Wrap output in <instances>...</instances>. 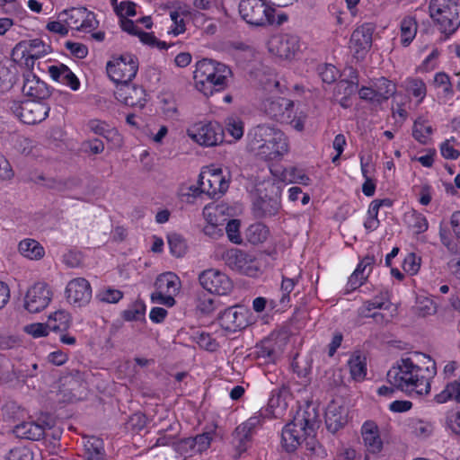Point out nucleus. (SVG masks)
<instances>
[{
    "label": "nucleus",
    "mask_w": 460,
    "mask_h": 460,
    "mask_svg": "<svg viewBox=\"0 0 460 460\" xmlns=\"http://www.w3.org/2000/svg\"><path fill=\"white\" fill-rule=\"evenodd\" d=\"M358 87V80H340L334 87V96H352Z\"/></svg>",
    "instance_id": "obj_44"
},
{
    "label": "nucleus",
    "mask_w": 460,
    "mask_h": 460,
    "mask_svg": "<svg viewBox=\"0 0 460 460\" xmlns=\"http://www.w3.org/2000/svg\"><path fill=\"white\" fill-rule=\"evenodd\" d=\"M171 253L179 258L185 254L187 250L186 242L181 234H171L167 237Z\"/></svg>",
    "instance_id": "obj_46"
},
{
    "label": "nucleus",
    "mask_w": 460,
    "mask_h": 460,
    "mask_svg": "<svg viewBox=\"0 0 460 460\" xmlns=\"http://www.w3.org/2000/svg\"><path fill=\"white\" fill-rule=\"evenodd\" d=\"M412 357H402L386 375L396 389L422 395L430 392V378L437 374L436 362L430 356L414 351Z\"/></svg>",
    "instance_id": "obj_1"
},
{
    "label": "nucleus",
    "mask_w": 460,
    "mask_h": 460,
    "mask_svg": "<svg viewBox=\"0 0 460 460\" xmlns=\"http://www.w3.org/2000/svg\"><path fill=\"white\" fill-rule=\"evenodd\" d=\"M87 128L91 132L104 137L108 141H119L120 139L118 130L103 120L90 119L87 122Z\"/></svg>",
    "instance_id": "obj_28"
},
{
    "label": "nucleus",
    "mask_w": 460,
    "mask_h": 460,
    "mask_svg": "<svg viewBox=\"0 0 460 460\" xmlns=\"http://www.w3.org/2000/svg\"><path fill=\"white\" fill-rule=\"evenodd\" d=\"M263 111L267 116L279 121L288 123L293 115L294 102L284 97H271L263 102Z\"/></svg>",
    "instance_id": "obj_16"
},
{
    "label": "nucleus",
    "mask_w": 460,
    "mask_h": 460,
    "mask_svg": "<svg viewBox=\"0 0 460 460\" xmlns=\"http://www.w3.org/2000/svg\"><path fill=\"white\" fill-rule=\"evenodd\" d=\"M19 252L24 257L31 260H39L44 256V248L39 242L33 239H25L19 243Z\"/></svg>",
    "instance_id": "obj_34"
},
{
    "label": "nucleus",
    "mask_w": 460,
    "mask_h": 460,
    "mask_svg": "<svg viewBox=\"0 0 460 460\" xmlns=\"http://www.w3.org/2000/svg\"><path fill=\"white\" fill-rule=\"evenodd\" d=\"M240 220L231 219L228 221L226 226V233L228 239L236 244L242 243V237L240 235Z\"/></svg>",
    "instance_id": "obj_52"
},
{
    "label": "nucleus",
    "mask_w": 460,
    "mask_h": 460,
    "mask_svg": "<svg viewBox=\"0 0 460 460\" xmlns=\"http://www.w3.org/2000/svg\"><path fill=\"white\" fill-rule=\"evenodd\" d=\"M451 399L460 403V376L458 379L448 383L445 389L435 396L438 403H444Z\"/></svg>",
    "instance_id": "obj_37"
},
{
    "label": "nucleus",
    "mask_w": 460,
    "mask_h": 460,
    "mask_svg": "<svg viewBox=\"0 0 460 460\" xmlns=\"http://www.w3.org/2000/svg\"><path fill=\"white\" fill-rule=\"evenodd\" d=\"M85 460H104L103 441L96 437H91L84 442Z\"/></svg>",
    "instance_id": "obj_31"
},
{
    "label": "nucleus",
    "mask_w": 460,
    "mask_h": 460,
    "mask_svg": "<svg viewBox=\"0 0 460 460\" xmlns=\"http://www.w3.org/2000/svg\"><path fill=\"white\" fill-rule=\"evenodd\" d=\"M10 109L22 122L28 125L41 122L50 111V107L45 102L37 100L14 101Z\"/></svg>",
    "instance_id": "obj_6"
},
{
    "label": "nucleus",
    "mask_w": 460,
    "mask_h": 460,
    "mask_svg": "<svg viewBox=\"0 0 460 460\" xmlns=\"http://www.w3.org/2000/svg\"><path fill=\"white\" fill-rule=\"evenodd\" d=\"M317 71L323 82L329 84L336 81L339 73L338 69L331 64L319 65Z\"/></svg>",
    "instance_id": "obj_50"
},
{
    "label": "nucleus",
    "mask_w": 460,
    "mask_h": 460,
    "mask_svg": "<svg viewBox=\"0 0 460 460\" xmlns=\"http://www.w3.org/2000/svg\"><path fill=\"white\" fill-rule=\"evenodd\" d=\"M5 460H33V453L25 447L11 449Z\"/></svg>",
    "instance_id": "obj_56"
},
{
    "label": "nucleus",
    "mask_w": 460,
    "mask_h": 460,
    "mask_svg": "<svg viewBox=\"0 0 460 460\" xmlns=\"http://www.w3.org/2000/svg\"><path fill=\"white\" fill-rule=\"evenodd\" d=\"M85 16L83 18L82 24L80 25V31H89L92 30H95L98 25L99 22L95 18V14L88 11L85 8Z\"/></svg>",
    "instance_id": "obj_64"
},
{
    "label": "nucleus",
    "mask_w": 460,
    "mask_h": 460,
    "mask_svg": "<svg viewBox=\"0 0 460 460\" xmlns=\"http://www.w3.org/2000/svg\"><path fill=\"white\" fill-rule=\"evenodd\" d=\"M276 345L272 340H263L256 346L257 358L265 364L274 363L278 358Z\"/></svg>",
    "instance_id": "obj_35"
},
{
    "label": "nucleus",
    "mask_w": 460,
    "mask_h": 460,
    "mask_svg": "<svg viewBox=\"0 0 460 460\" xmlns=\"http://www.w3.org/2000/svg\"><path fill=\"white\" fill-rule=\"evenodd\" d=\"M48 72L53 81L66 85L73 91L80 88L79 79L67 66L64 64L49 66Z\"/></svg>",
    "instance_id": "obj_24"
},
{
    "label": "nucleus",
    "mask_w": 460,
    "mask_h": 460,
    "mask_svg": "<svg viewBox=\"0 0 460 460\" xmlns=\"http://www.w3.org/2000/svg\"><path fill=\"white\" fill-rule=\"evenodd\" d=\"M270 191L274 196L260 195L252 202V215L255 218L265 219L275 217L281 208L280 190L279 187L271 184Z\"/></svg>",
    "instance_id": "obj_10"
},
{
    "label": "nucleus",
    "mask_w": 460,
    "mask_h": 460,
    "mask_svg": "<svg viewBox=\"0 0 460 460\" xmlns=\"http://www.w3.org/2000/svg\"><path fill=\"white\" fill-rule=\"evenodd\" d=\"M85 7H72L63 10L58 13V19L64 22L68 27L80 31L83 18L85 16Z\"/></svg>",
    "instance_id": "obj_30"
},
{
    "label": "nucleus",
    "mask_w": 460,
    "mask_h": 460,
    "mask_svg": "<svg viewBox=\"0 0 460 460\" xmlns=\"http://www.w3.org/2000/svg\"><path fill=\"white\" fill-rule=\"evenodd\" d=\"M188 134L200 146H214L223 143L225 130L217 122H199L189 129Z\"/></svg>",
    "instance_id": "obj_7"
},
{
    "label": "nucleus",
    "mask_w": 460,
    "mask_h": 460,
    "mask_svg": "<svg viewBox=\"0 0 460 460\" xmlns=\"http://www.w3.org/2000/svg\"><path fill=\"white\" fill-rule=\"evenodd\" d=\"M49 51V45H46L40 39H34L30 41V49L27 52L40 58Z\"/></svg>",
    "instance_id": "obj_57"
},
{
    "label": "nucleus",
    "mask_w": 460,
    "mask_h": 460,
    "mask_svg": "<svg viewBox=\"0 0 460 460\" xmlns=\"http://www.w3.org/2000/svg\"><path fill=\"white\" fill-rule=\"evenodd\" d=\"M259 156L265 160H275L288 152V142L284 133L278 132L274 137L266 142L255 151Z\"/></svg>",
    "instance_id": "obj_22"
},
{
    "label": "nucleus",
    "mask_w": 460,
    "mask_h": 460,
    "mask_svg": "<svg viewBox=\"0 0 460 460\" xmlns=\"http://www.w3.org/2000/svg\"><path fill=\"white\" fill-rule=\"evenodd\" d=\"M318 423V413L314 407L308 405L302 412L298 411L282 429L281 445L284 450L295 452L303 445L305 436L316 430Z\"/></svg>",
    "instance_id": "obj_3"
},
{
    "label": "nucleus",
    "mask_w": 460,
    "mask_h": 460,
    "mask_svg": "<svg viewBox=\"0 0 460 460\" xmlns=\"http://www.w3.org/2000/svg\"><path fill=\"white\" fill-rule=\"evenodd\" d=\"M46 427L49 429H51V427L49 423H46V426L42 424H39L34 421L22 422L14 427L13 432L16 437L29 439V440H40L45 437L49 436L48 431H46Z\"/></svg>",
    "instance_id": "obj_26"
},
{
    "label": "nucleus",
    "mask_w": 460,
    "mask_h": 460,
    "mask_svg": "<svg viewBox=\"0 0 460 460\" xmlns=\"http://www.w3.org/2000/svg\"><path fill=\"white\" fill-rule=\"evenodd\" d=\"M248 311L243 306H230L218 314L220 326L228 332H235L249 325Z\"/></svg>",
    "instance_id": "obj_15"
},
{
    "label": "nucleus",
    "mask_w": 460,
    "mask_h": 460,
    "mask_svg": "<svg viewBox=\"0 0 460 460\" xmlns=\"http://www.w3.org/2000/svg\"><path fill=\"white\" fill-rule=\"evenodd\" d=\"M349 372L354 380H363L367 375L366 358L360 355H352L348 362Z\"/></svg>",
    "instance_id": "obj_41"
},
{
    "label": "nucleus",
    "mask_w": 460,
    "mask_h": 460,
    "mask_svg": "<svg viewBox=\"0 0 460 460\" xmlns=\"http://www.w3.org/2000/svg\"><path fill=\"white\" fill-rule=\"evenodd\" d=\"M232 75L233 72L228 66L213 59L203 58L197 62L193 78L197 90L205 96H211L226 89Z\"/></svg>",
    "instance_id": "obj_2"
},
{
    "label": "nucleus",
    "mask_w": 460,
    "mask_h": 460,
    "mask_svg": "<svg viewBox=\"0 0 460 460\" xmlns=\"http://www.w3.org/2000/svg\"><path fill=\"white\" fill-rule=\"evenodd\" d=\"M433 132V128L431 126H425L423 123L416 120L412 128V136L413 137L420 142V144H427L428 137Z\"/></svg>",
    "instance_id": "obj_48"
},
{
    "label": "nucleus",
    "mask_w": 460,
    "mask_h": 460,
    "mask_svg": "<svg viewBox=\"0 0 460 460\" xmlns=\"http://www.w3.org/2000/svg\"><path fill=\"white\" fill-rule=\"evenodd\" d=\"M173 449L176 453L183 456L189 454L190 456H192V454H195L194 451V445L192 438H187L181 440H177V443L173 444Z\"/></svg>",
    "instance_id": "obj_58"
},
{
    "label": "nucleus",
    "mask_w": 460,
    "mask_h": 460,
    "mask_svg": "<svg viewBox=\"0 0 460 460\" xmlns=\"http://www.w3.org/2000/svg\"><path fill=\"white\" fill-rule=\"evenodd\" d=\"M269 234V228L262 223L251 225L246 230L248 241L252 244L263 243Z\"/></svg>",
    "instance_id": "obj_40"
},
{
    "label": "nucleus",
    "mask_w": 460,
    "mask_h": 460,
    "mask_svg": "<svg viewBox=\"0 0 460 460\" xmlns=\"http://www.w3.org/2000/svg\"><path fill=\"white\" fill-rule=\"evenodd\" d=\"M52 299V291L45 282H37L26 292L24 307L30 313H39L45 309Z\"/></svg>",
    "instance_id": "obj_13"
},
{
    "label": "nucleus",
    "mask_w": 460,
    "mask_h": 460,
    "mask_svg": "<svg viewBox=\"0 0 460 460\" xmlns=\"http://www.w3.org/2000/svg\"><path fill=\"white\" fill-rule=\"evenodd\" d=\"M97 297L102 302L118 303L123 297V293L118 289L109 288L97 295Z\"/></svg>",
    "instance_id": "obj_63"
},
{
    "label": "nucleus",
    "mask_w": 460,
    "mask_h": 460,
    "mask_svg": "<svg viewBox=\"0 0 460 460\" xmlns=\"http://www.w3.org/2000/svg\"><path fill=\"white\" fill-rule=\"evenodd\" d=\"M325 425L329 432L335 434L343 429L349 421V408L342 399L332 400L326 407Z\"/></svg>",
    "instance_id": "obj_14"
},
{
    "label": "nucleus",
    "mask_w": 460,
    "mask_h": 460,
    "mask_svg": "<svg viewBox=\"0 0 460 460\" xmlns=\"http://www.w3.org/2000/svg\"><path fill=\"white\" fill-rule=\"evenodd\" d=\"M138 65L136 56L125 53L107 62V75L116 84V87L120 86L131 83L137 73Z\"/></svg>",
    "instance_id": "obj_4"
},
{
    "label": "nucleus",
    "mask_w": 460,
    "mask_h": 460,
    "mask_svg": "<svg viewBox=\"0 0 460 460\" xmlns=\"http://www.w3.org/2000/svg\"><path fill=\"white\" fill-rule=\"evenodd\" d=\"M453 4H460V0H430L429 10V16L434 21L438 14L443 13L444 10H451Z\"/></svg>",
    "instance_id": "obj_45"
},
{
    "label": "nucleus",
    "mask_w": 460,
    "mask_h": 460,
    "mask_svg": "<svg viewBox=\"0 0 460 460\" xmlns=\"http://www.w3.org/2000/svg\"><path fill=\"white\" fill-rule=\"evenodd\" d=\"M194 451L196 453L201 454L203 451L207 450L211 443L212 438L209 433H203L200 435L192 438Z\"/></svg>",
    "instance_id": "obj_59"
},
{
    "label": "nucleus",
    "mask_w": 460,
    "mask_h": 460,
    "mask_svg": "<svg viewBox=\"0 0 460 460\" xmlns=\"http://www.w3.org/2000/svg\"><path fill=\"white\" fill-rule=\"evenodd\" d=\"M238 11L241 18L250 26L266 27L272 22L274 8L266 0H241Z\"/></svg>",
    "instance_id": "obj_5"
},
{
    "label": "nucleus",
    "mask_w": 460,
    "mask_h": 460,
    "mask_svg": "<svg viewBox=\"0 0 460 460\" xmlns=\"http://www.w3.org/2000/svg\"><path fill=\"white\" fill-rule=\"evenodd\" d=\"M146 313V305L141 300L135 301L128 309L122 312V318L125 321H137L144 319Z\"/></svg>",
    "instance_id": "obj_43"
},
{
    "label": "nucleus",
    "mask_w": 460,
    "mask_h": 460,
    "mask_svg": "<svg viewBox=\"0 0 460 460\" xmlns=\"http://www.w3.org/2000/svg\"><path fill=\"white\" fill-rule=\"evenodd\" d=\"M361 435L368 452L377 454L382 450L383 441L379 435V429L374 421L367 420L362 425Z\"/></svg>",
    "instance_id": "obj_27"
},
{
    "label": "nucleus",
    "mask_w": 460,
    "mask_h": 460,
    "mask_svg": "<svg viewBox=\"0 0 460 460\" xmlns=\"http://www.w3.org/2000/svg\"><path fill=\"white\" fill-rule=\"evenodd\" d=\"M417 22L412 16H406L401 22L402 44L408 46L415 38L417 32Z\"/></svg>",
    "instance_id": "obj_38"
},
{
    "label": "nucleus",
    "mask_w": 460,
    "mask_h": 460,
    "mask_svg": "<svg viewBox=\"0 0 460 460\" xmlns=\"http://www.w3.org/2000/svg\"><path fill=\"white\" fill-rule=\"evenodd\" d=\"M66 296L75 307L86 305L92 298V288L89 281L84 278L70 280L66 288Z\"/></svg>",
    "instance_id": "obj_17"
},
{
    "label": "nucleus",
    "mask_w": 460,
    "mask_h": 460,
    "mask_svg": "<svg viewBox=\"0 0 460 460\" xmlns=\"http://www.w3.org/2000/svg\"><path fill=\"white\" fill-rule=\"evenodd\" d=\"M262 420L261 414L249 418L245 422L240 424L235 428L232 434V445L234 448V457L235 459L248 449L252 436L257 426L261 425Z\"/></svg>",
    "instance_id": "obj_9"
},
{
    "label": "nucleus",
    "mask_w": 460,
    "mask_h": 460,
    "mask_svg": "<svg viewBox=\"0 0 460 460\" xmlns=\"http://www.w3.org/2000/svg\"><path fill=\"white\" fill-rule=\"evenodd\" d=\"M155 287L159 291L176 295L180 289V279L176 274L165 272L156 278Z\"/></svg>",
    "instance_id": "obj_29"
},
{
    "label": "nucleus",
    "mask_w": 460,
    "mask_h": 460,
    "mask_svg": "<svg viewBox=\"0 0 460 460\" xmlns=\"http://www.w3.org/2000/svg\"><path fill=\"white\" fill-rule=\"evenodd\" d=\"M407 90L415 97L423 99L426 95V84L418 78H411L407 81Z\"/></svg>",
    "instance_id": "obj_54"
},
{
    "label": "nucleus",
    "mask_w": 460,
    "mask_h": 460,
    "mask_svg": "<svg viewBox=\"0 0 460 460\" xmlns=\"http://www.w3.org/2000/svg\"><path fill=\"white\" fill-rule=\"evenodd\" d=\"M199 280L202 288L210 294L226 295L233 288L230 279L225 273L215 269L203 270L199 275Z\"/></svg>",
    "instance_id": "obj_12"
},
{
    "label": "nucleus",
    "mask_w": 460,
    "mask_h": 460,
    "mask_svg": "<svg viewBox=\"0 0 460 460\" xmlns=\"http://www.w3.org/2000/svg\"><path fill=\"white\" fill-rule=\"evenodd\" d=\"M49 324L42 323H35L28 324L24 327V332L33 338L45 337L49 334Z\"/></svg>",
    "instance_id": "obj_53"
},
{
    "label": "nucleus",
    "mask_w": 460,
    "mask_h": 460,
    "mask_svg": "<svg viewBox=\"0 0 460 460\" xmlns=\"http://www.w3.org/2000/svg\"><path fill=\"white\" fill-rule=\"evenodd\" d=\"M114 94L119 102L127 106L143 109L146 103L145 89L131 83L117 86Z\"/></svg>",
    "instance_id": "obj_18"
},
{
    "label": "nucleus",
    "mask_w": 460,
    "mask_h": 460,
    "mask_svg": "<svg viewBox=\"0 0 460 460\" xmlns=\"http://www.w3.org/2000/svg\"><path fill=\"white\" fill-rule=\"evenodd\" d=\"M146 425V417L142 412H136L132 414L127 422L128 429L132 431L138 432L142 430Z\"/></svg>",
    "instance_id": "obj_55"
},
{
    "label": "nucleus",
    "mask_w": 460,
    "mask_h": 460,
    "mask_svg": "<svg viewBox=\"0 0 460 460\" xmlns=\"http://www.w3.org/2000/svg\"><path fill=\"white\" fill-rule=\"evenodd\" d=\"M196 308L201 314L209 315L216 309V300L210 295L199 296Z\"/></svg>",
    "instance_id": "obj_47"
},
{
    "label": "nucleus",
    "mask_w": 460,
    "mask_h": 460,
    "mask_svg": "<svg viewBox=\"0 0 460 460\" xmlns=\"http://www.w3.org/2000/svg\"><path fill=\"white\" fill-rule=\"evenodd\" d=\"M375 27L372 23H364L354 30L350 37V48L357 58H363L372 46V36Z\"/></svg>",
    "instance_id": "obj_20"
},
{
    "label": "nucleus",
    "mask_w": 460,
    "mask_h": 460,
    "mask_svg": "<svg viewBox=\"0 0 460 460\" xmlns=\"http://www.w3.org/2000/svg\"><path fill=\"white\" fill-rule=\"evenodd\" d=\"M281 130L266 124H260L249 131L247 137L249 139V147L251 151H257L260 147L270 143V139L274 137Z\"/></svg>",
    "instance_id": "obj_23"
},
{
    "label": "nucleus",
    "mask_w": 460,
    "mask_h": 460,
    "mask_svg": "<svg viewBox=\"0 0 460 460\" xmlns=\"http://www.w3.org/2000/svg\"><path fill=\"white\" fill-rule=\"evenodd\" d=\"M451 6V10H444L443 13L438 14L439 17L434 20L438 24L440 31L447 37L453 34L460 26V4Z\"/></svg>",
    "instance_id": "obj_25"
},
{
    "label": "nucleus",
    "mask_w": 460,
    "mask_h": 460,
    "mask_svg": "<svg viewBox=\"0 0 460 460\" xmlns=\"http://www.w3.org/2000/svg\"><path fill=\"white\" fill-rule=\"evenodd\" d=\"M178 422H173L170 424L166 429L161 430L160 437L156 439L155 446H172L173 447V444L177 443L176 437L178 435Z\"/></svg>",
    "instance_id": "obj_42"
},
{
    "label": "nucleus",
    "mask_w": 460,
    "mask_h": 460,
    "mask_svg": "<svg viewBox=\"0 0 460 460\" xmlns=\"http://www.w3.org/2000/svg\"><path fill=\"white\" fill-rule=\"evenodd\" d=\"M226 130L234 139L238 140L243 136V123L238 119H229Z\"/></svg>",
    "instance_id": "obj_60"
},
{
    "label": "nucleus",
    "mask_w": 460,
    "mask_h": 460,
    "mask_svg": "<svg viewBox=\"0 0 460 460\" xmlns=\"http://www.w3.org/2000/svg\"><path fill=\"white\" fill-rule=\"evenodd\" d=\"M298 49L299 40L296 35L280 34L269 41V50L283 58H291Z\"/></svg>",
    "instance_id": "obj_19"
},
{
    "label": "nucleus",
    "mask_w": 460,
    "mask_h": 460,
    "mask_svg": "<svg viewBox=\"0 0 460 460\" xmlns=\"http://www.w3.org/2000/svg\"><path fill=\"white\" fill-rule=\"evenodd\" d=\"M411 226L416 230V234H421L428 230L429 223L424 215L413 211L408 216Z\"/></svg>",
    "instance_id": "obj_51"
},
{
    "label": "nucleus",
    "mask_w": 460,
    "mask_h": 460,
    "mask_svg": "<svg viewBox=\"0 0 460 460\" xmlns=\"http://www.w3.org/2000/svg\"><path fill=\"white\" fill-rule=\"evenodd\" d=\"M23 78L22 93L25 95L34 98L33 100L42 102L50 96V88L35 74L26 72L23 74Z\"/></svg>",
    "instance_id": "obj_21"
},
{
    "label": "nucleus",
    "mask_w": 460,
    "mask_h": 460,
    "mask_svg": "<svg viewBox=\"0 0 460 460\" xmlns=\"http://www.w3.org/2000/svg\"><path fill=\"white\" fill-rule=\"evenodd\" d=\"M223 260L230 269L247 276L253 277L259 270L255 260L239 249L227 250L223 254Z\"/></svg>",
    "instance_id": "obj_11"
},
{
    "label": "nucleus",
    "mask_w": 460,
    "mask_h": 460,
    "mask_svg": "<svg viewBox=\"0 0 460 460\" xmlns=\"http://www.w3.org/2000/svg\"><path fill=\"white\" fill-rule=\"evenodd\" d=\"M71 317L65 310H58L49 314L48 323L53 332H66L70 326Z\"/></svg>",
    "instance_id": "obj_36"
},
{
    "label": "nucleus",
    "mask_w": 460,
    "mask_h": 460,
    "mask_svg": "<svg viewBox=\"0 0 460 460\" xmlns=\"http://www.w3.org/2000/svg\"><path fill=\"white\" fill-rule=\"evenodd\" d=\"M18 69L16 65L10 66L0 63V93L12 89L16 83Z\"/></svg>",
    "instance_id": "obj_32"
},
{
    "label": "nucleus",
    "mask_w": 460,
    "mask_h": 460,
    "mask_svg": "<svg viewBox=\"0 0 460 460\" xmlns=\"http://www.w3.org/2000/svg\"><path fill=\"white\" fill-rule=\"evenodd\" d=\"M302 447H305L307 456L319 458L327 456L325 448L315 439V430L305 436Z\"/></svg>",
    "instance_id": "obj_39"
},
{
    "label": "nucleus",
    "mask_w": 460,
    "mask_h": 460,
    "mask_svg": "<svg viewBox=\"0 0 460 460\" xmlns=\"http://www.w3.org/2000/svg\"><path fill=\"white\" fill-rule=\"evenodd\" d=\"M199 346L208 351H216L219 347L218 343L208 333L202 332L197 338Z\"/></svg>",
    "instance_id": "obj_61"
},
{
    "label": "nucleus",
    "mask_w": 460,
    "mask_h": 460,
    "mask_svg": "<svg viewBox=\"0 0 460 460\" xmlns=\"http://www.w3.org/2000/svg\"><path fill=\"white\" fill-rule=\"evenodd\" d=\"M115 9L120 19L127 18L126 16H135L137 13L136 4L130 1L120 2Z\"/></svg>",
    "instance_id": "obj_62"
},
{
    "label": "nucleus",
    "mask_w": 460,
    "mask_h": 460,
    "mask_svg": "<svg viewBox=\"0 0 460 460\" xmlns=\"http://www.w3.org/2000/svg\"><path fill=\"white\" fill-rule=\"evenodd\" d=\"M201 192L211 199H219L229 188V181L222 174V169H209L201 172L199 176Z\"/></svg>",
    "instance_id": "obj_8"
},
{
    "label": "nucleus",
    "mask_w": 460,
    "mask_h": 460,
    "mask_svg": "<svg viewBox=\"0 0 460 460\" xmlns=\"http://www.w3.org/2000/svg\"><path fill=\"white\" fill-rule=\"evenodd\" d=\"M373 87L378 98L377 104H381L383 102L387 101L396 92L395 84L385 77L377 78L375 81Z\"/></svg>",
    "instance_id": "obj_33"
},
{
    "label": "nucleus",
    "mask_w": 460,
    "mask_h": 460,
    "mask_svg": "<svg viewBox=\"0 0 460 460\" xmlns=\"http://www.w3.org/2000/svg\"><path fill=\"white\" fill-rule=\"evenodd\" d=\"M288 393V387L282 385L277 389L272 390L271 396L268 402V410L273 415H275V409L280 407L282 402V397Z\"/></svg>",
    "instance_id": "obj_49"
}]
</instances>
